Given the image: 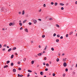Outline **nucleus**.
Masks as SVG:
<instances>
[{
  "label": "nucleus",
  "instance_id": "obj_58",
  "mask_svg": "<svg viewBox=\"0 0 77 77\" xmlns=\"http://www.w3.org/2000/svg\"><path fill=\"white\" fill-rule=\"evenodd\" d=\"M2 45L0 44V48H2Z\"/></svg>",
  "mask_w": 77,
  "mask_h": 77
},
{
  "label": "nucleus",
  "instance_id": "obj_1",
  "mask_svg": "<svg viewBox=\"0 0 77 77\" xmlns=\"http://www.w3.org/2000/svg\"><path fill=\"white\" fill-rule=\"evenodd\" d=\"M2 11H3V12H6L7 11H6V9L5 8H4L2 10Z\"/></svg>",
  "mask_w": 77,
  "mask_h": 77
},
{
  "label": "nucleus",
  "instance_id": "obj_51",
  "mask_svg": "<svg viewBox=\"0 0 77 77\" xmlns=\"http://www.w3.org/2000/svg\"><path fill=\"white\" fill-rule=\"evenodd\" d=\"M49 20L50 21L52 20V18H50V19H49Z\"/></svg>",
  "mask_w": 77,
  "mask_h": 77
},
{
  "label": "nucleus",
  "instance_id": "obj_25",
  "mask_svg": "<svg viewBox=\"0 0 77 77\" xmlns=\"http://www.w3.org/2000/svg\"><path fill=\"white\" fill-rule=\"evenodd\" d=\"M11 66H13V65H14V63H11Z\"/></svg>",
  "mask_w": 77,
  "mask_h": 77
},
{
  "label": "nucleus",
  "instance_id": "obj_16",
  "mask_svg": "<svg viewBox=\"0 0 77 77\" xmlns=\"http://www.w3.org/2000/svg\"><path fill=\"white\" fill-rule=\"evenodd\" d=\"M40 74L41 75H43V72H40Z\"/></svg>",
  "mask_w": 77,
  "mask_h": 77
},
{
  "label": "nucleus",
  "instance_id": "obj_57",
  "mask_svg": "<svg viewBox=\"0 0 77 77\" xmlns=\"http://www.w3.org/2000/svg\"><path fill=\"white\" fill-rule=\"evenodd\" d=\"M75 4H76V5H77V1H76L75 2Z\"/></svg>",
  "mask_w": 77,
  "mask_h": 77
},
{
  "label": "nucleus",
  "instance_id": "obj_52",
  "mask_svg": "<svg viewBox=\"0 0 77 77\" xmlns=\"http://www.w3.org/2000/svg\"><path fill=\"white\" fill-rule=\"evenodd\" d=\"M43 65H45V62L43 63Z\"/></svg>",
  "mask_w": 77,
  "mask_h": 77
},
{
  "label": "nucleus",
  "instance_id": "obj_6",
  "mask_svg": "<svg viewBox=\"0 0 77 77\" xmlns=\"http://www.w3.org/2000/svg\"><path fill=\"white\" fill-rule=\"evenodd\" d=\"M11 50H12V48H10L8 50V52H9L11 51Z\"/></svg>",
  "mask_w": 77,
  "mask_h": 77
},
{
  "label": "nucleus",
  "instance_id": "obj_50",
  "mask_svg": "<svg viewBox=\"0 0 77 77\" xmlns=\"http://www.w3.org/2000/svg\"><path fill=\"white\" fill-rule=\"evenodd\" d=\"M60 39H63V36H61L60 37Z\"/></svg>",
  "mask_w": 77,
  "mask_h": 77
},
{
  "label": "nucleus",
  "instance_id": "obj_42",
  "mask_svg": "<svg viewBox=\"0 0 77 77\" xmlns=\"http://www.w3.org/2000/svg\"><path fill=\"white\" fill-rule=\"evenodd\" d=\"M57 37L59 38V37H60V35H57Z\"/></svg>",
  "mask_w": 77,
  "mask_h": 77
},
{
  "label": "nucleus",
  "instance_id": "obj_47",
  "mask_svg": "<svg viewBox=\"0 0 77 77\" xmlns=\"http://www.w3.org/2000/svg\"><path fill=\"white\" fill-rule=\"evenodd\" d=\"M6 46H7L5 44L4 45H3V47H6Z\"/></svg>",
  "mask_w": 77,
  "mask_h": 77
},
{
  "label": "nucleus",
  "instance_id": "obj_55",
  "mask_svg": "<svg viewBox=\"0 0 77 77\" xmlns=\"http://www.w3.org/2000/svg\"><path fill=\"white\" fill-rule=\"evenodd\" d=\"M41 11H42V10L41 9H40L39 10V12H41Z\"/></svg>",
  "mask_w": 77,
  "mask_h": 77
},
{
  "label": "nucleus",
  "instance_id": "obj_40",
  "mask_svg": "<svg viewBox=\"0 0 77 77\" xmlns=\"http://www.w3.org/2000/svg\"><path fill=\"white\" fill-rule=\"evenodd\" d=\"M56 35V33H54L53 35V36H55Z\"/></svg>",
  "mask_w": 77,
  "mask_h": 77
},
{
  "label": "nucleus",
  "instance_id": "obj_60",
  "mask_svg": "<svg viewBox=\"0 0 77 77\" xmlns=\"http://www.w3.org/2000/svg\"><path fill=\"white\" fill-rule=\"evenodd\" d=\"M75 67L76 68H77V63L76 64V65H75Z\"/></svg>",
  "mask_w": 77,
  "mask_h": 77
},
{
  "label": "nucleus",
  "instance_id": "obj_19",
  "mask_svg": "<svg viewBox=\"0 0 77 77\" xmlns=\"http://www.w3.org/2000/svg\"><path fill=\"white\" fill-rule=\"evenodd\" d=\"M59 41V40L58 39H57L56 40V42H58Z\"/></svg>",
  "mask_w": 77,
  "mask_h": 77
},
{
  "label": "nucleus",
  "instance_id": "obj_15",
  "mask_svg": "<svg viewBox=\"0 0 77 77\" xmlns=\"http://www.w3.org/2000/svg\"><path fill=\"white\" fill-rule=\"evenodd\" d=\"M14 57V54H12L11 56V59H13Z\"/></svg>",
  "mask_w": 77,
  "mask_h": 77
},
{
  "label": "nucleus",
  "instance_id": "obj_32",
  "mask_svg": "<svg viewBox=\"0 0 77 77\" xmlns=\"http://www.w3.org/2000/svg\"><path fill=\"white\" fill-rule=\"evenodd\" d=\"M68 69L67 68L66 69L65 71L66 72H68Z\"/></svg>",
  "mask_w": 77,
  "mask_h": 77
},
{
  "label": "nucleus",
  "instance_id": "obj_3",
  "mask_svg": "<svg viewBox=\"0 0 77 77\" xmlns=\"http://www.w3.org/2000/svg\"><path fill=\"white\" fill-rule=\"evenodd\" d=\"M66 65H67V64H66V62H64L63 63V66L65 67L66 66Z\"/></svg>",
  "mask_w": 77,
  "mask_h": 77
},
{
  "label": "nucleus",
  "instance_id": "obj_28",
  "mask_svg": "<svg viewBox=\"0 0 77 77\" xmlns=\"http://www.w3.org/2000/svg\"><path fill=\"white\" fill-rule=\"evenodd\" d=\"M15 24V22H13L12 23V26H14V24Z\"/></svg>",
  "mask_w": 77,
  "mask_h": 77
},
{
  "label": "nucleus",
  "instance_id": "obj_35",
  "mask_svg": "<svg viewBox=\"0 0 77 77\" xmlns=\"http://www.w3.org/2000/svg\"><path fill=\"white\" fill-rule=\"evenodd\" d=\"M46 5H45V4H44L43 5V7H46Z\"/></svg>",
  "mask_w": 77,
  "mask_h": 77
},
{
  "label": "nucleus",
  "instance_id": "obj_5",
  "mask_svg": "<svg viewBox=\"0 0 77 77\" xmlns=\"http://www.w3.org/2000/svg\"><path fill=\"white\" fill-rule=\"evenodd\" d=\"M8 66L7 65L4 66V68H8Z\"/></svg>",
  "mask_w": 77,
  "mask_h": 77
},
{
  "label": "nucleus",
  "instance_id": "obj_14",
  "mask_svg": "<svg viewBox=\"0 0 77 77\" xmlns=\"http://www.w3.org/2000/svg\"><path fill=\"white\" fill-rule=\"evenodd\" d=\"M33 63H34V61L32 60L31 62V64H32V65H33Z\"/></svg>",
  "mask_w": 77,
  "mask_h": 77
},
{
  "label": "nucleus",
  "instance_id": "obj_31",
  "mask_svg": "<svg viewBox=\"0 0 77 77\" xmlns=\"http://www.w3.org/2000/svg\"><path fill=\"white\" fill-rule=\"evenodd\" d=\"M27 76L28 77H29V76H30V73H28V75H27Z\"/></svg>",
  "mask_w": 77,
  "mask_h": 77
},
{
  "label": "nucleus",
  "instance_id": "obj_36",
  "mask_svg": "<svg viewBox=\"0 0 77 77\" xmlns=\"http://www.w3.org/2000/svg\"><path fill=\"white\" fill-rule=\"evenodd\" d=\"M61 10H63V9H64V8H63V7H61Z\"/></svg>",
  "mask_w": 77,
  "mask_h": 77
},
{
  "label": "nucleus",
  "instance_id": "obj_45",
  "mask_svg": "<svg viewBox=\"0 0 77 77\" xmlns=\"http://www.w3.org/2000/svg\"><path fill=\"white\" fill-rule=\"evenodd\" d=\"M29 25H32V23H31V22L29 23Z\"/></svg>",
  "mask_w": 77,
  "mask_h": 77
},
{
  "label": "nucleus",
  "instance_id": "obj_64",
  "mask_svg": "<svg viewBox=\"0 0 77 77\" xmlns=\"http://www.w3.org/2000/svg\"><path fill=\"white\" fill-rule=\"evenodd\" d=\"M41 45H39V46H38V47H39V48H41Z\"/></svg>",
  "mask_w": 77,
  "mask_h": 77
},
{
  "label": "nucleus",
  "instance_id": "obj_23",
  "mask_svg": "<svg viewBox=\"0 0 77 77\" xmlns=\"http://www.w3.org/2000/svg\"><path fill=\"white\" fill-rule=\"evenodd\" d=\"M24 11L23 10V12H22V15H24Z\"/></svg>",
  "mask_w": 77,
  "mask_h": 77
},
{
  "label": "nucleus",
  "instance_id": "obj_59",
  "mask_svg": "<svg viewBox=\"0 0 77 77\" xmlns=\"http://www.w3.org/2000/svg\"><path fill=\"white\" fill-rule=\"evenodd\" d=\"M65 55V54H64V53H63L62 54V56H64Z\"/></svg>",
  "mask_w": 77,
  "mask_h": 77
},
{
  "label": "nucleus",
  "instance_id": "obj_46",
  "mask_svg": "<svg viewBox=\"0 0 77 77\" xmlns=\"http://www.w3.org/2000/svg\"><path fill=\"white\" fill-rule=\"evenodd\" d=\"M23 29V27H21L20 28V30H22Z\"/></svg>",
  "mask_w": 77,
  "mask_h": 77
},
{
  "label": "nucleus",
  "instance_id": "obj_9",
  "mask_svg": "<svg viewBox=\"0 0 77 77\" xmlns=\"http://www.w3.org/2000/svg\"><path fill=\"white\" fill-rule=\"evenodd\" d=\"M73 33V32H70V33H69V35H72V34Z\"/></svg>",
  "mask_w": 77,
  "mask_h": 77
},
{
  "label": "nucleus",
  "instance_id": "obj_56",
  "mask_svg": "<svg viewBox=\"0 0 77 77\" xmlns=\"http://www.w3.org/2000/svg\"><path fill=\"white\" fill-rule=\"evenodd\" d=\"M35 57H38V56H37V55H35Z\"/></svg>",
  "mask_w": 77,
  "mask_h": 77
},
{
  "label": "nucleus",
  "instance_id": "obj_2",
  "mask_svg": "<svg viewBox=\"0 0 77 77\" xmlns=\"http://www.w3.org/2000/svg\"><path fill=\"white\" fill-rule=\"evenodd\" d=\"M34 24H36V23L37 22V20H32Z\"/></svg>",
  "mask_w": 77,
  "mask_h": 77
},
{
  "label": "nucleus",
  "instance_id": "obj_53",
  "mask_svg": "<svg viewBox=\"0 0 77 77\" xmlns=\"http://www.w3.org/2000/svg\"><path fill=\"white\" fill-rule=\"evenodd\" d=\"M2 51H5V48H3L2 49Z\"/></svg>",
  "mask_w": 77,
  "mask_h": 77
},
{
  "label": "nucleus",
  "instance_id": "obj_30",
  "mask_svg": "<svg viewBox=\"0 0 77 77\" xmlns=\"http://www.w3.org/2000/svg\"><path fill=\"white\" fill-rule=\"evenodd\" d=\"M66 38H68V34H67L66 35Z\"/></svg>",
  "mask_w": 77,
  "mask_h": 77
},
{
  "label": "nucleus",
  "instance_id": "obj_63",
  "mask_svg": "<svg viewBox=\"0 0 77 77\" xmlns=\"http://www.w3.org/2000/svg\"><path fill=\"white\" fill-rule=\"evenodd\" d=\"M37 68H38V67H39V65H38L37 66Z\"/></svg>",
  "mask_w": 77,
  "mask_h": 77
},
{
  "label": "nucleus",
  "instance_id": "obj_27",
  "mask_svg": "<svg viewBox=\"0 0 77 77\" xmlns=\"http://www.w3.org/2000/svg\"><path fill=\"white\" fill-rule=\"evenodd\" d=\"M26 58H24L23 59V61L25 62V61H26Z\"/></svg>",
  "mask_w": 77,
  "mask_h": 77
},
{
  "label": "nucleus",
  "instance_id": "obj_48",
  "mask_svg": "<svg viewBox=\"0 0 77 77\" xmlns=\"http://www.w3.org/2000/svg\"><path fill=\"white\" fill-rule=\"evenodd\" d=\"M26 21H27L26 20H25L23 21V23H26Z\"/></svg>",
  "mask_w": 77,
  "mask_h": 77
},
{
  "label": "nucleus",
  "instance_id": "obj_41",
  "mask_svg": "<svg viewBox=\"0 0 77 77\" xmlns=\"http://www.w3.org/2000/svg\"><path fill=\"white\" fill-rule=\"evenodd\" d=\"M45 35H42V38H45Z\"/></svg>",
  "mask_w": 77,
  "mask_h": 77
},
{
  "label": "nucleus",
  "instance_id": "obj_11",
  "mask_svg": "<svg viewBox=\"0 0 77 77\" xmlns=\"http://www.w3.org/2000/svg\"><path fill=\"white\" fill-rule=\"evenodd\" d=\"M16 49L17 48L16 47H14L13 48L12 50H16Z\"/></svg>",
  "mask_w": 77,
  "mask_h": 77
},
{
  "label": "nucleus",
  "instance_id": "obj_43",
  "mask_svg": "<svg viewBox=\"0 0 77 77\" xmlns=\"http://www.w3.org/2000/svg\"><path fill=\"white\" fill-rule=\"evenodd\" d=\"M17 64H18L19 65H20V62H17Z\"/></svg>",
  "mask_w": 77,
  "mask_h": 77
},
{
  "label": "nucleus",
  "instance_id": "obj_26",
  "mask_svg": "<svg viewBox=\"0 0 77 77\" xmlns=\"http://www.w3.org/2000/svg\"><path fill=\"white\" fill-rule=\"evenodd\" d=\"M47 48V46L46 45V47L45 48V50H46V49Z\"/></svg>",
  "mask_w": 77,
  "mask_h": 77
},
{
  "label": "nucleus",
  "instance_id": "obj_54",
  "mask_svg": "<svg viewBox=\"0 0 77 77\" xmlns=\"http://www.w3.org/2000/svg\"><path fill=\"white\" fill-rule=\"evenodd\" d=\"M23 75H20V77H23Z\"/></svg>",
  "mask_w": 77,
  "mask_h": 77
},
{
  "label": "nucleus",
  "instance_id": "obj_21",
  "mask_svg": "<svg viewBox=\"0 0 77 77\" xmlns=\"http://www.w3.org/2000/svg\"><path fill=\"white\" fill-rule=\"evenodd\" d=\"M57 62H59V58H57L56 60Z\"/></svg>",
  "mask_w": 77,
  "mask_h": 77
},
{
  "label": "nucleus",
  "instance_id": "obj_12",
  "mask_svg": "<svg viewBox=\"0 0 77 77\" xmlns=\"http://www.w3.org/2000/svg\"><path fill=\"white\" fill-rule=\"evenodd\" d=\"M28 71L29 72H32V70H28Z\"/></svg>",
  "mask_w": 77,
  "mask_h": 77
},
{
  "label": "nucleus",
  "instance_id": "obj_49",
  "mask_svg": "<svg viewBox=\"0 0 77 77\" xmlns=\"http://www.w3.org/2000/svg\"><path fill=\"white\" fill-rule=\"evenodd\" d=\"M45 71H48V68H46L45 69Z\"/></svg>",
  "mask_w": 77,
  "mask_h": 77
},
{
  "label": "nucleus",
  "instance_id": "obj_18",
  "mask_svg": "<svg viewBox=\"0 0 77 77\" xmlns=\"http://www.w3.org/2000/svg\"><path fill=\"white\" fill-rule=\"evenodd\" d=\"M56 27H58V28H59L60 27L59 25H58V24H57L56 25Z\"/></svg>",
  "mask_w": 77,
  "mask_h": 77
},
{
  "label": "nucleus",
  "instance_id": "obj_62",
  "mask_svg": "<svg viewBox=\"0 0 77 77\" xmlns=\"http://www.w3.org/2000/svg\"><path fill=\"white\" fill-rule=\"evenodd\" d=\"M7 48H9V46H7Z\"/></svg>",
  "mask_w": 77,
  "mask_h": 77
},
{
  "label": "nucleus",
  "instance_id": "obj_61",
  "mask_svg": "<svg viewBox=\"0 0 77 77\" xmlns=\"http://www.w3.org/2000/svg\"><path fill=\"white\" fill-rule=\"evenodd\" d=\"M20 74H18V77H20Z\"/></svg>",
  "mask_w": 77,
  "mask_h": 77
},
{
  "label": "nucleus",
  "instance_id": "obj_7",
  "mask_svg": "<svg viewBox=\"0 0 77 77\" xmlns=\"http://www.w3.org/2000/svg\"><path fill=\"white\" fill-rule=\"evenodd\" d=\"M13 71L14 72H16V69H13Z\"/></svg>",
  "mask_w": 77,
  "mask_h": 77
},
{
  "label": "nucleus",
  "instance_id": "obj_37",
  "mask_svg": "<svg viewBox=\"0 0 77 77\" xmlns=\"http://www.w3.org/2000/svg\"><path fill=\"white\" fill-rule=\"evenodd\" d=\"M44 59L45 60H47V58L46 57H45L44 58Z\"/></svg>",
  "mask_w": 77,
  "mask_h": 77
},
{
  "label": "nucleus",
  "instance_id": "obj_4",
  "mask_svg": "<svg viewBox=\"0 0 77 77\" xmlns=\"http://www.w3.org/2000/svg\"><path fill=\"white\" fill-rule=\"evenodd\" d=\"M42 54L41 53H40L38 54H37L38 56H41L42 55V54H43V53H42Z\"/></svg>",
  "mask_w": 77,
  "mask_h": 77
},
{
  "label": "nucleus",
  "instance_id": "obj_29",
  "mask_svg": "<svg viewBox=\"0 0 77 77\" xmlns=\"http://www.w3.org/2000/svg\"><path fill=\"white\" fill-rule=\"evenodd\" d=\"M65 73H64L63 74V77H65Z\"/></svg>",
  "mask_w": 77,
  "mask_h": 77
},
{
  "label": "nucleus",
  "instance_id": "obj_24",
  "mask_svg": "<svg viewBox=\"0 0 77 77\" xmlns=\"http://www.w3.org/2000/svg\"><path fill=\"white\" fill-rule=\"evenodd\" d=\"M55 75H56L55 74V73H53V74H52V75H53V77H54V76H55Z\"/></svg>",
  "mask_w": 77,
  "mask_h": 77
},
{
  "label": "nucleus",
  "instance_id": "obj_44",
  "mask_svg": "<svg viewBox=\"0 0 77 77\" xmlns=\"http://www.w3.org/2000/svg\"><path fill=\"white\" fill-rule=\"evenodd\" d=\"M38 20H39V21H42L41 19H38Z\"/></svg>",
  "mask_w": 77,
  "mask_h": 77
},
{
  "label": "nucleus",
  "instance_id": "obj_13",
  "mask_svg": "<svg viewBox=\"0 0 77 77\" xmlns=\"http://www.w3.org/2000/svg\"><path fill=\"white\" fill-rule=\"evenodd\" d=\"M12 23H10L9 24V25L10 26H12Z\"/></svg>",
  "mask_w": 77,
  "mask_h": 77
},
{
  "label": "nucleus",
  "instance_id": "obj_22",
  "mask_svg": "<svg viewBox=\"0 0 77 77\" xmlns=\"http://www.w3.org/2000/svg\"><path fill=\"white\" fill-rule=\"evenodd\" d=\"M19 24L20 25V26H22V23H20Z\"/></svg>",
  "mask_w": 77,
  "mask_h": 77
},
{
  "label": "nucleus",
  "instance_id": "obj_33",
  "mask_svg": "<svg viewBox=\"0 0 77 77\" xmlns=\"http://www.w3.org/2000/svg\"><path fill=\"white\" fill-rule=\"evenodd\" d=\"M51 50L52 51H54V48H51Z\"/></svg>",
  "mask_w": 77,
  "mask_h": 77
},
{
  "label": "nucleus",
  "instance_id": "obj_17",
  "mask_svg": "<svg viewBox=\"0 0 77 77\" xmlns=\"http://www.w3.org/2000/svg\"><path fill=\"white\" fill-rule=\"evenodd\" d=\"M10 63V61L8 60V61H7L6 62V63L7 64H8V63Z\"/></svg>",
  "mask_w": 77,
  "mask_h": 77
},
{
  "label": "nucleus",
  "instance_id": "obj_8",
  "mask_svg": "<svg viewBox=\"0 0 77 77\" xmlns=\"http://www.w3.org/2000/svg\"><path fill=\"white\" fill-rule=\"evenodd\" d=\"M25 32H27V33H28V30L27 29H25Z\"/></svg>",
  "mask_w": 77,
  "mask_h": 77
},
{
  "label": "nucleus",
  "instance_id": "obj_34",
  "mask_svg": "<svg viewBox=\"0 0 77 77\" xmlns=\"http://www.w3.org/2000/svg\"><path fill=\"white\" fill-rule=\"evenodd\" d=\"M46 65L47 66H49V64L48 63H47Z\"/></svg>",
  "mask_w": 77,
  "mask_h": 77
},
{
  "label": "nucleus",
  "instance_id": "obj_20",
  "mask_svg": "<svg viewBox=\"0 0 77 77\" xmlns=\"http://www.w3.org/2000/svg\"><path fill=\"white\" fill-rule=\"evenodd\" d=\"M55 6H57V2H55L54 3Z\"/></svg>",
  "mask_w": 77,
  "mask_h": 77
},
{
  "label": "nucleus",
  "instance_id": "obj_39",
  "mask_svg": "<svg viewBox=\"0 0 77 77\" xmlns=\"http://www.w3.org/2000/svg\"><path fill=\"white\" fill-rule=\"evenodd\" d=\"M51 5H54V3L53 2H51Z\"/></svg>",
  "mask_w": 77,
  "mask_h": 77
},
{
  "label": "nucleus",
  "instance_id": "obj_10",
  "mask_svg": "<svg viewBox=\"0 0 77 77\" xmlns=\"http://www.w3.org/2000/svg\"><path fill=\"white\" fill-rule=\"evenodd\" d=\"M60 5H61V6H63L64 5V4L62 3H60Z\"/></svg>",
  "mask_w": 77,
  "mask_h": 77
},
{
  "label": "nucleus",
  "instance_id": "obj_38",
  "mask_svg": "<svg viewBox=\"0 0 77 77\" xmlns=\"http://www.w3.org/2000/svg\"><path fill=\"white\" fill-rule=\"evenodd\" d=\"M21 69L20 68H19L18 69V70H19V71H20V70H21Z\"/></svg>",
  "mask_w": 77,
  "mask_h": 77
}]
</instances>
